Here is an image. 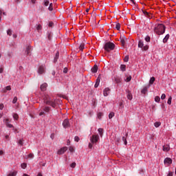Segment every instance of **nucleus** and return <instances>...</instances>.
<instances>
[{
    "instance_id": "21",
    "label": "nucleus",
    "mask_w": 176,
    "mask_h": 176,
    "mask_svg": "<svg viewBox=\"0 0 176 176\" xmlns=\"http://www.w3.org/2000/svg\"><path fill=\"white\" fill-rule=\"evenodd\" d=\"M16 175H17V171L16 170L11 171L8 175V176H16Z\"/></svg>"
},
{
    "instance_id": "8",
    "label": "nucleus",
    "mask_w": 176,
    "mask_h": 176,
    "mask_svg": "<svg viewBox=\"0 0 176 176\" xmlns=\"http://www.w3.org/2000/svg\"><path fill=\"white\" fill-rule=\"evenodd\" d=\"M63 126L64 129H68V127H70L71 124L69 123V120H68V119L64 120V121L63 122Z\"/></svg>"
},
{
    "instance_id": "17",
    "label": "nucleus",
    "mask_w": 176,
    "mask_h": 176,
    "mask_svg": "<svg viewBox=\"0 0 176 176\" xmlns=\"http://www.w3.org/2000/svg\"><path fill=\"white\" fill-rule=\"evenodd\" d=\"M46 87H47V83H43L41 85L40 89L42 91H46Z\"/></svg>"
},
{
    "instance_id": "6",
    "label": "nucleus",
    "mask_w": 176,
    "mask_h": 176,
    "mask_svg": "<svg viewBox=\"0 0 176 176\" xmlns=\"http://www.w3.org/2000/svg\"><path fill=\"white\" fill-rule=\"evenodd\" d=\"M50 111V108L49 107H45L43 108V110H41V111L39 113V116H42L43 115H46V113H49Z\"/></svg>"
},
{
    "instance_id": "15",
    "label": "nucleus",
    "mask_w": 176,
    "mask_h": 176,
    "mask_svg": "<svg viewBox=\"0 0 176 176\" xmlns=\"http://www.w3.org/2000/svg\"><path fill=\"white\" fill-rule=\"evenodd\" d=\"M149 87H151V85H148V86L144 87L142 89L141 93H142V94H146V92L148 91V89H149Z\"/></svg>"
},
{
    "instance_id": "60",
    "label": "nucleus",
    "mask_w": 176,
    "mask_h": 176,
    "mask_svg": "<svg viewBox=\"0 0 176 176\" xmlns=\"http://www.w3.org/2000/svg\"><path fill=\"white\" fill-rule=\"evenodd\" d=\"M69 151H70V152H72L74 151V148L69 147Z\"/></svg>"
},
{
    "instance_id": "46",
    "label": "nucleus",
    "mask_w": 176,
    "mask_h": 176,
    "mask_svg": "<svg viewBox=\"0 0 176 176\" xmlns=\"http://www.w3.org/2000/svg\"><path fill=\"white\" fill-rule=\"evenodd\" d=\"M18 144L19 145H21V146H23V140H19L18 142Z\"/></svg>"
},
{
    "instance_id": "12",
    "label": "nucleus",
    "mask_w": 176,
    "mask_h": 176,
    "mask_svg": "<svg viewBox=\"0 0 176 176\" xmlns=\"http://www.w3.org/2000/svg\"><path fill=\"white\" fill-rule=\"evenodd\" d=\"M67 149L68 148L67 147H63L58 151L57 153L58 155H63V153H65V152H67Z\"/></svg>"
},
{
    "instance_id": "26",
    "label": "nucleus",
    "mask_w": 176,
    "mask_h": 176,
    "mask_svg": "<svg viewBox=\"0 0 176 176\" xmlns=\"http://www.w3.org/2000/svg\"><path fill=\"white\" fill-rule=\"evenodd\" d=\"M155 82V77H151L150 80H149V84L148 85H153V82Z\"/></svg>"
},
{
    "instance_id": "39",
    "label": "nucleus",
    "mask_w": 176,
    "mask_h": 176,
    "mask_svg": "<svg viewBox=\"0 0 176 176\" xmlns=\"http://www.w3.org/2000/svg\"><path fill=\"white\" fill-rule=\"evenodd\" d=\"M70 167H72V168H75V167H76V163L73 162L71 164Z\"/></svg>"
},
{
    "instance_id": "2",
    "label": "nucleus",
    "mask_w": 176,
    "mask_h": 176,
    "mask_svg": "<svg viewBox=\"0 0 176 176\" xmlns=\"http://www.w3.org/2000/svg\"><path fill=\"white\" fill-rule=\"evenodd\" d=\"M154 32H156L157 35H163L166 32V26L160 23L154 29Z\"/></svg>"
},
{
    "instance_id": "31",
    "label": "nucleus",
    "mask_w": 176,
    "mask_h": 176,
    "mask_svg": "<svg viewBox=\"0 0 176 176\" xmlns=\"http://www.w3.org/2000/svg\"><path fill=\"white\" fill-rule=\"evenodd\" d=\"M155 102H160V97L155 96Z\"/></svg>"
},
{
    "instance_id": "50",
    "label": "nucleus",
    "mask_w": 176,
    "mask_h": 176,
    "mask_svg": "<svg viewBox=\"0 0 176 176\" xmlns=\"http://www.w3.org/2000/svg\"><path fill=\"white\" fill-rule=\"evenodd\" d=\"M28 157H30V159H34V154L32 153L29 154Z\"/></svg>"
},
{
    "instance_id": "52",
    "label": "nucleus",
    "mask_w": 176,
    "mask_h": 176,
    "mask_svg": "<svg viewBox=\"0 0 176 176\" xmlns=\"http://www.w3.org/2000/svg\"><path fill=\"white\" fill-rule=\"evenodd\" d=\"M119 107H120V108H124V106L123 105V102H120Z\"/></svg>"
},
{
    "instance_id": "19",
    "label": "nucleus",
    "mask_w": 176,
    "mask_h": 176,
    "mask_svg": "<svg viewBox=\"0 0 176 176\" xmlns=\"http://www.w3.org/2000/svg\"><path fill=\"white\" fill-rule=\"evenodd\" d=\"M128 100H133V95L131 94V92L130 91H127V96H126Z\"/></svg>"
},
{
    "instance_id": "3",
    "label": "nucleus",
    "mask_w": 176,
    "mask_h": 176,
    "mask_svg": "<svg viewBox=\"0 0 176 176\" xmlns=\"http://www.w3.org/2000/svg\"><path fill=\"white\" fill-rule=\"evenodd\" d=\"M104 48L106 52H111V50L115 49V44L113 43L107 42L104 44Z\"/></svg>"
},
{
    "instance_id": "35",
    "label": "nucleus",
    "mask_w": 176,
    "mask_h": 176,
    "mask_svg": "<svg viewBox=\"0 0 176 176\" xmlns=\"http://www.w3.org/2000/svg\"><path fill=\"white\" fill-rule=\"evenodd\" d=\"M160 124H162L161 122H155L154 126L155 127H160Z\"/></svg>"
},
{
    "instance_id": "43",
    "label": "nucleus",
    "mask_w": 176,
    "mask_h": 176,
    "mask_svg": "<svg viewBox=\"0 0 176 176\" xmlns=\"http://www.w3.org/2000/svg\"><path fill=\"white\" fill-rule=\"evenodd\" d=\"M130 80H131V76H129L126 78V79L125 80V82H130Z\"/></svg>"
},
{
    "instance_id": "63",
    "label": "nucleus",
    "mask_w": 176,
    "mask_h": 176,
    "mask_svg": "<svg viewBox=\"0 0 176 176\" xmlns=\"http://www.w3.org/2000/svg\"><path fill=\"white\" fill-rule=\"evenodd\" d=\"M52 75L53 76H54V75H56V72L53 71V72H52Z\"/></svg>"
},
{
    "instance_id": "30",
    "label": "nucleus",
    "mask_w": 176,
    "mask_h": 176,
    "mask_svg": "<svg viewBox=\"0 0 176 176\" xmlns=\"http://www.w3.org/2000/svg\"><path fill=\"white\" fill-rule=\"evenodd\" d=\"M48 10H50V12H52V11H53V3H50V6H49V8H48Z\"/></svg>"
},
{
    "instance_id": "32",
    "label": "nucleus",
    "mask_w": 176,
    "mask_h": 176,
    "mask_svg": "<svg viewBox=\"0 0 176 176\" xmlns=\"http://www.w3.org/2000/svg\"><path fill=\"white\" fill-rule=\"evenodd\" d=\"M80 50H83L85 49V43H81L79 46Z\"/></svg>"
},
{
    "instance_id": "54",
    "label": "nucleus",
    "mask_w": 176,
    "mask_h": 176,
    "mask_svg": "<svg viewBox=\"0 0 176 176\" xmlns=\"http://www.w3.org/2000/svg\"><path fill=\"white\" fill-rule=\"evenodd\" d=\"M3 107H4L3 104H0V110L2 111V109H3Z\"/></svg>"
},
{
    "instance_id": "27",
    "label": "nucleus",
    "mask_w": 176,
    "mask_h": 176,
    "mask_svg": "<svg viewBox=\"0 0 176 176\" xmlns=\"http://www.w3.org/2000/svg\"><path fill=\"white\" fill-rule=\"evenodd\" d=\"M120 69L122 71V72H124V71H126V65H120Z\"/></svg>"
},
{
    "instance_id": "24",
    "label": "nucleus",
    "mask_w": 176,
    "mask_h": 176,
    "mask_svg": "<svg viewBox=\"0 0 176 176\" xmlns=\"http://www.w3.org/2000/svg\"><path fill=\"white\" fill-rule=\"evenodd\" d=\"M12 90V88L10 87V86H7L5 89H3V93H6V91H10Z\"/></svg>"
},
{
    "instance_id": "10",
    "label": "nucleus",
    "mask_w": 176,
    "mask_h": 176,
    "mask_svg": "<svg viewBox=\"0 0 176 176\" xmlns=\"http://www.w3.org/2000/svg\"><path fill=\"white\" fill-rule=\"evenodd\" d=\"M110 93H111V89H109V87H107L103 90V95L104 97H108Z\"/></svg>"
},
{
    "instance_id": "23",
    "label": "nucleus",
    "mask_w": 176,
    "mask_h": 176,
    "mask_svg": "<svg viewBox=\"0 0 176 176\" xmlns=\"http://www.w3.org/2000/svg\"><path fill=\"white\" fill-rule=\"evenodd\" d=\"M59 56H60V53H58V52H57L56 54V56L54 57V63H56L57 60H58Z\"/></svg>"
},
{
    "instance_id": "20",
    "label": "nucleus",
    "mask_w": 176,
    "mask_h": 176,
    "mask_svg": "<svg viewBox=\"0 0 176 176\" xmlns=\"http://www.w3.org/2000/svg\"><path fill=\"white\" fill-rule=\"evenodd\" d=\"M163 151L164 152H168V151H170V146L168 145L163 146Z\"/></svg>"
},
{
    "instance_id": "48",
    "label": "nucleus",
    "mask_w": 176,
    "mask_h": 176,
    "mask_svg": "<svg viewBox=\"0 0 176 176\" xmlns=\"http://www.w3.org/2000/svg\"><path fill=\"white\" fill-rule=\"evenodd\" d=\"M79 137H78V136H75V138H74V141H76V142H79Z\"/></svg>"
},
{
    "instance_id": "51",
    "label": "nucleus",
    "mask_w": 176,
    "mask_h": 176,
    "mask_svg": "<svg viewBox=\"0 0 176 176\" xmlns=\"http://www.w3.org/2000/svg\"><path fill=\"white\" fill-rule=\"evenodd\" d=\"M166 98V94H162L161 96V100H164Z\"/></svg>"
},
{
    "instance_id": "36",
    "label": "nucleus",
    "mask_w": 176,
    "mask_h": 176,
    "mask_svg": "<svg viewBox=\"0 0 176 176\" xmlns=\"http://www.w3.org/2000/svg\"><path fill=\"white\" fill-rule=\"evenodd\" d=\"M116 29H117L118 31H119V30H120V23H116Z\"/></svg>"
},
{
    "instance_id": "28",
    "label": "nucleus",
    "mask_w": 176,
    "mask_h": 176,
    "mask_svg": "<svg viewBox=\"0 0 176 176\" xmlns=\"http://www.w3.org/2000/svg\"><path fill=\"white\" fill-rule=\"evenodd\" d=\"M144 41H146V42H151V36H146L144 38Z\"/></svg>"
},
{
    "instance_id": "22",
    "label": "nucleus",
    "mask_w": 176,
    "mask_h": 176,
    "mask_svg": "<svg viewBox=\"0 0 176 176\" xmlns=\"http://www.w3.org/2000/svg\"><path fill=\"white\" fill-rule=\"evenodd\" d=\"M169 38H170V34H166L164 38L163 39L164 43H166V42L168 41Z\"/></svg>"
},
{
    "instance_id": "29",
    "label": "nucleus",
    "mask_w": 176,
    "mask_h": 176,
    "mask_svg": "<svg viewBox=\"0 0 176 176\" xmlns=\"http://www.w3.org/2000/svg\"><path fill=\"white\" fill-rule=\"evenodd\" d=\"M99 134H100V137H102V131H103V129H101V128H99L98 130Z\"/></svg>"
},
{
    "instance_id": "11",
    "label": "nucleus",
    "mask_w": 176,
    "mask_h": 176,
    "mask_svg": "<svg viewBox=\"0 0 176 176\" xmlns=\"http://www.w3.org/2000/svg\"><path fill=\"white\" fill-rule=\"evenodd\" d=\"M45 65L40 66L38 69V74H39V75H42V74H45Z\"/></svg>"
},
{
    "instance_id": "1",
    "label": "nucleus",
    "mask_w": 176,
    "mask_h": 176,
    "mask_svg": "<svg viewBox=\"0 0 176 176\" xmlns=\"http://www.w3.org/2000/svg\"><path fill=\"white\" fill-rule=\"evenodd\" d=\"M43 100L44 101V104H46L47 105H50L52 107V108H56V102L48 94H44L43 96Z\"/></svg>"
},
{
    "instance_id": "40",
    "label": "nucleus",
    "mask_w": 176,
    "mask_h": 176,
    "mask_svg": "<svg viewBox=\"0 0 176 176\" xmlns=\"http://www.w3.org/2000/svg\"><path fill=\"white\" fill-rule=\"evenodd\" d=\"M49 1L48 0H45L44 1V6H49Z\"/></svg>"
},
{
    "instance_id": "59",
    "label": "nucleus",
    "mask_w": 176,
    "mask_h": 176,
    "mask_svg": "<svg viewBox=\"0 0 176 176\" xmlns=\"http://www.w3.org/2000/svg\"><path fill=\"white\" fill-rule=\"evenodd\" d=\"M167 176H173V172H169Z\"/></svg>"
},
{
    "instance_id": "14",
    "label": "nucleus",
    "mask_w": 176,
    "mask_h": 176,
    "mask_svg": "<svg viewBox=\"0 0 176 176\" xmlns=\"http://www.w3.org/2000/svg\"><path fill=\"white\" fill-rule=\"evenodd\" d=\"M164 163V164H171V163H173V160L170 157H166L165 158Z\"/></svg>"
},
{
    "instance_id": "41",
    "label": "nucleus",
    "mask_w": 176,
    "mask_h": 176,
    "mask_svg": "<svg viewBox=\"0 0 176 176\" xmlns=\"http://www.w3.org/2000/svg\"><path fill=\"white\" fill-rule=\"evenodd\" d=\"M122 141H124V145H127V140H126V138L122 137Z\"/></svg>"
},
{
    "instance_id": "37",
    "label": "nucleus",
    "mask_w": 176,
    "mask_h": 176,
    "mask_svg": "<svg viewBox=\"0 0 176 176\" xmlns=\"http://www.w3.org/2000/svg\"><path fill=\"white\" fill-rule=\"evenodd\" d=\"M171 100H173V98L171 96H170L169 98L168 99V102H167L168 105H171Z\"/></svg>"
},
{
    "instance_id": "44",
    "label": "nucleus",
    "mask_w": 176,
    "mask_h": 176,
    "mask_svg": "<svg viewBox=\"0 0 176 176\" xmlns=\"http://www.w3.org/2000/svg\"><path fill=\"white\" fill-rule=\"evenodd\" d=\"M124 61L125 63H127L129 61V56H126L124 58Z\"/></svg>"
},
{
    "instance_id": "34",
    "label": "nucleus",
    "mask_w": 176,
    "mask_h": 176,
    "mask_svg": "<svg viewBox=\"0 0 176 176\" xmlns=\"http://www.w3.org/2000/svg\"><path fill=\"white\" fill-rule=\"evenodd\" d=\"M21 168H23V169L27 168V164H25V163L21 164Z\"/></svg>"
},
{
    "instance_id": "57",
    "label": "nucleus",
    "mask_w": 176,
    "mask_h": 176,
    "mask_svg": "<svg viewBox=\"0 0 176 176\" xmlns=\"http://www.w3.org/2000/svg\"><path fill=\"white\" fill-rule=\"evenodd\" d=\"M3 68L0 67V74H3Z\"/></svg>"
},
{
    "instance_id": "61",
    "label": "nucleus",
    "mask_w": 176,
    "mask_h": 176,
    "mask_svg": "<svg viewBox=\"0 0 176 176\" xmlns=\"http://www.w3.org/2000/svg\"><path fill=\"white\" fill-rule=\"evenodd\" d=\"M32 3H36V0H31Z\"/></svg>"
},
{
    "instance_id": "56",
    "label": "nucleus",
    "mask_w": 176,
    "mask_h": 176,
    "mask_svg": "<svg viewBox=\"0 0 176 176\" xmlns=\"http://www.w3.org/2000/svg\"><path fill=\"white\" fill-rule=\"evenodd\" d=\"M93 143H89V148H90V149H91V148H93V144H92Z\"/></svg>"
},
{
    "instance_id": "13",
    "label": "nucleus",
    "mask_w": 176,
    "mask_h": 176,
    "mask_svg": "<svg viewBox=\"0 0 176 176\" xmlns=\"http://www.w3.org/2000/svg\"><path fill=\"white\" fill-rule=\"evenodd\" d=\"M32 50V48L31 47V45H28L26 47V50L25 51V53L27 56H30L31 54V51Z\"/></svg>"
},
{
    "instance_id": "53",
    "label": "nucleus",
    "mask_w": 176,
    "mask_h": 176,
    "mask_svg": "<svg viewBox=\"0 0 176 176\" xmlns=\"http://www.w3.org/2000/svg\"><path fill=\"white\" fill-rule=\"evenodd\" d=\"M99 85H100V83L96 82L94 87L96 89L97 87H98Z\"/></svg>"
},
{
    "instance_id": "5",
    "label": "nucleus",
    "mask_w": 176,
    "mask_h": 176,
    "mask_svg": "<svg viewBox=\"0 0 176 176\" xmlns=\"http://www.w3.org/2000/svg\"><path fill=\"white\" fill-rule=\"evenodd\" d=\"M3 122L6 126V127H8L9 129H13L14 131H16V130L14 129V126L9 122V119H4Z\"/></svg>"
},
{
    "instance_id": "38",
    "label": "nucleus",
    "mask_w": 176,
    "mask_h": 176,
    "mask_svg": "<svg viewBox=\"0 0 176 176\" xmlns=\"http://www.w3.org/2000/svg\"><path fill=\"white\" fill-rule=\"evenodd\" d=\"M36 30L37 31H41V30H42V25H41V24L38 25L36 26Z\"/></svg>"
},
{
    "instance_id": "45",
    "label": "nucleus",
    "mask_w": 176,
    "mask_h": 176,
    "mask_svg": "<svg viewBox=\"0 0 176 176\" xmlns=\"http://www.w3.org/2000/svg\"><path fill=\"white\" fill-rule=\"evenodd\" d=\"M16 102H17V97H14L13 100H12V103L16 104Z\"/></svg>"
},
{
    "instance_id": "58",
    "label": "nucleus",
    "mask_w": 176,
    "mask_h": 176,
    "mask_svg": "<svg viewBox=\"0 0 176 176\" xmlns=\"http://www.w3.org/2000/svg\"><path fill=\"white\" fill-rule=\"evenodd\" d=\"M48 25L49 27H53V22H50Z\"/></svg>"
},
{
    "instance_id": "7",
    "label": "nucleus",
    "mask_w": 176,
    "mask_h": 176,
    "mask_svg": "<svg viewBox=\"0 0 176 176\" xmlns=\"http://www.w3.org/2000/svg\"><path fill=\"white\" fill-rule=\"evenodd\" d=\"M98 140H100V137L98 135H93L90 139L91 144H96Z\"/></svg>"
},
{
    "instance_id": "9",
    "label": "nucleus",
    "mask_w": 176,
    "mask_h": 176,
    "mask_svg": "<svg viewBox=\"0 0 176 176\" xmlns=\"http://www.w3.org/2000/svg\"><path fill=\"white\" fill-rule=\"evenodd\" d=\"M128 41L129 40L127 39V38H126V36L124 35L121 36L120 42L122 45V46H124V45H126V43H127Z\"/></svg>"
},
{
    "instance_id": "18",
    "label": "nucleus",
    "mask_w": 176,
    "mask_h": 176,
    "mask_svg": "<svg viewBox=\"0 0 176 176\" xmlns=\"http://www.w3.org/2000/svg\"><path fill=\"white\" fill-rule=\"evenodd\" d=\"M91 72H93L94 74H96V72H97V71H98V67L95 65L94 67H93L91 69Z\"/></svg>"
},
{
    "instance_id": "62",
    "label": "nucleus",
    "mask_w": 176,
    "mask_h": 176,
    "mask_svg": "<svg viewBox=\"0 0 176 176\" xmlns=\"http://www.w3.org/2000/svg\"><path fill=\"white\" fill-rule=\"evenodd\" d=\"M3 151H0V156H2V155H3Z\"/></svg>"
},
{
    "instance_id": "55",
    "label": "nucleus",
    "mask_w": 176,
    "mask_h": 176,
    "mask_svg": "<svg viewBox=\"0 0 176 176\" xmlns=\"http://www.w3.org/2000/svg\"><path fill=\"white\" fill-rule=\"evenodd\" d=\"M67 72H68V69L65 68V69H63V73H64V74H67Z\"/></svg>"
},
{
    "instance_id": "25",
    "label": "nucleus",
    "mask_w": 176,
    "mask_h": 176,
    "mask_svg": "<svg viewBox=\"0 0 176 176\" xmlns=\"http://www.w3.org/2000/svg\"><path fill=\"white\" fill-rule=\"evenodd\" d=\"M12 117L14 119V120H19V115H17V113H13Z\"/></svg>"
},
{
    "instance_id": "47",
    "label": "nucleus",
    "mask_w": 176,
    "mask_h": 176,
    "mask_svg": "<svg viewBox=\"0 0 176 176\" xmlns=\"http://www.w3.org/2000/svg\"><path fill=\"white\" fill-rule=\"evenodd\" d=\"M98 119H101V118H102V113H98Z\"/></svg>"
},
{
    "instance_id": "4",
    "label": "nucleus",
    "mask_w": 176,
    "mask_h": 176,
    "mask_svg": "<svg viewBox=\"0 0 176 176\" xmlns=\"http://www.w3.org/2000/svg\"><path fill=\"white\" fill-rule=\"evenodd\" d=\"M138 47L142 49V50L146 51L148 49H149V45H144V41H142V40H140L138 42Z\"/></svg>"
},
{
    "instance_id": "33",
    "label": "nucleus",
    "mask_w": 176,
    "mask_h": 176,
    "mask_svg": "<svg viewBox=\"0 0 176 176\" xmlns=\"http://www.w3.org/2000/svg\"><path fill=\"white\" fill-rule=\"evenodd\" d=\"M113 116H115V113L113 112H111L109 114V119H112Z\"/></svg>"
},
{
    "instance_id": "42",
    "label": "nucleus",
    "mask_w": 176,
    "mask_h": 176,
    "mask_svg": "<svg viewBox=\"0 0 176 176\" xmlns=\"http://www.w3.org/2000/svg\"><path fill=\"white\" fill-rule=\"evenodd\" d=\"M7 34L10 36H12V30H7Z\"/></svg>"
},
{
    "instance_id": "64",
    "label": "nucleus",
    "mask_w": 176,
    "mask_h": 176,
    "mask_svg": "<svg viewBox=\"0 0 176 176\" xmlns=\"http://www.w3.org/2000/svg\"><path fill=\"white\" fill-rule=\"evenodd\" d=\"M37 176H43V175H42V173H38Z\"/></svg>"
},
{
    "instance_id": "16",
    "label": "nucleus",
    "mask_w": 176,
    "mask_h": 176,
    "mask_svg": "<svg viewBox=\"0 0 176 176\" xmlns=\"http://www.w3.org/2000/svg\"><path fill=\"white\" fill-rule=\"evenodd\" d=\"M114 82H116V83H120V82H122V78L119 76H115Z\"/></svg>"
},
{
    "instance_id": "49",
    "label": "nucleus",
    "mask_w": 176,
    "mask_h": 176,
    "mask_svg": "<svg viewBox=\"0 0 176 176\" xmlns=\"http://www.w3.org/2000/svg\"><path fill=\"white\" fill-rule=\"evenodd\" d=\"M100 80H101V77H100V76H98V77L96 79V83H100Z\"/></svg>"
}]
</instances>
